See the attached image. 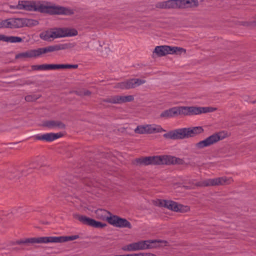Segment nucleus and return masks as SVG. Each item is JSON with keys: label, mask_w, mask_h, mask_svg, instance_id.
Instances as JSON below:
<instances>
[{"label": "nucleus", "mask_w": 256, "mask_h": 256, "mask_svg": "<svg viewBox=\"0 0 256 256\" xmlns=\"http://www.w3.org/2000/svg\"><path fill=\"white\" fill-rule=\"evenodd\" d=\"M74 45L72 43H64L38 48V49L29 50L16 54V58L23 59L36 58L40 56L42 54L71 48H74Z\"/></svg>", "instance_id": "nucleus-1"}, {"label": "nucleus", "mask_w": 256, "mask_h": 256, "mask_svg": "<svg viewBox=\"0 0 256 256\" xmlns=\"http://www.w3.org/2000/svg\"><path fill=\"white\" fill-rule=\"evenodd\" d=\"M79 238L78 235H74L70 236H45L40 238H32L20 240L16 241L14 244L23 245L24 246H28L32 244H46L48 242H62L68 241H72Z\"/></svg>", "instance_id": "nucleus-2"}, {"label": "nucleus", "mask_w": 256, "mask_h": 256, "mask_svg": "<svg viewBox=\"0 0 256 256\" xmlns=\"http://www.w3.org/2000/svg\"><path fill=\"white\" fill-rule=\"evenodd\" d=\"M34 12L46 13L50 14H64L70 16L73 14L74 12L72 9L61 6H48L36 2Z\"/></svg>", "instance_id": "nucleus-3"}, {"label": "nucleus", "mask_w": 256, "mask_h": 256, "mask_svg": "<svg viewBox=\"0 0 256 256\" xmlns=\"http://www.w3.org/2000/svg\"><path fill=\"white\" fill-rule=\"evenodd\" d=\"M166 243V241L162 240H141L136 242H133L126 246L124 250L128 251H136L146 249H152L160 247L162 244Z\"/></svg>", "instance_id": "nucleus-4"}, {"label": "nucleus", "mask_w": 256, "mask_h": 256, "mask_svg": "<svg viewBox=\"0 0 256 256\" xmlns=\"http://www.w3.org/2000/svg\"><path fill=\"white\" fill-rule=\"evenodd\" d=\"M216 108L212 107H197V106H178L177 114L184 116L197 115L201 114L212 112L216 111Z\"/></svg>", "instance_id": "nucleus-5"}, {"label": "nucleus", "mask_w": 256, "mask_h": 256, "mask_svg": "<svg viewBox=\"0 0 256 256\" xmlns=\"http://www.w3.org/2000/svg\"><path fill=\"white\" fill-rule=\"evenodd\" d=\"M224 132H222L214 134L205 140L196 143V147L198 149H201L205 147L209 146L225 138L226 136L224 134Z\"/></svg>", "instance_id": "nucleus-6"}, {"label": "nucleus", "mask_w": 256, "mask_h": 256, "mask_svg": "<svg viewBox=\"0 0 256 256\" xmlns=\"http://www.w3.org/2000/svg\"><path fill=\"white\" fill-rule=\"evenodd\" d=\"M10 28H18L24 26H32L37 25L36 20L26 18H10Z\"/></svg>", "instance_id": "nucleus-7"}, {"label": "nucleus", "mask_w": 256, "mask_h": 256, "mask_svg": "<svg viewBox=\"0 0 256 256\" xmlns=\"http://www.w3.org/2000/svg\"><path fill=\"white\" fill-rule=\"evenodd\" d=\"M230 180L226 177H220L215 178H210L204 181L198 182L196 186H216L226 184L230 183Z\"/></svg>", "instance_id": "nucleus-8"}, {"label": "nucleus", "mask_w": 256, "mask_h": 256, "mask_svg": "<svg viewBox=\"0 0 256 256\" xmlns=\"http://www.w3.org/2000/svg\"><path fill=\"white\" fill-rule=\"evenodd\" d=\"M134 100L132 96H108L106 98H102L100 100V104L103 102H108L112 104H120L126 102H132Z\"/></svg>", "instance_id": "nucleus-9"}, {"label": "nucleus", "mask_w": 256, "mask_h": 256, "mask_svg": "<svg viewBox=\"0 0 256 256\" xmlns=\"http://www.w3.org/2000/svg\"><path fill=\"white\" fill-rule=\"evenodd\" d=\"M154 53H155L158 56H163L168 54H174L176 53V47L166 45L156 46L154 50Z\"/></svg>", "instance_id": "nucleus-10"}, {"label": "nucleus", "mask_w": 256, "mask_h": 256, "mask_svg": "<svg viewBox=\"0 0 256 256\" xmlns=\"http://www.w3.org/2000/svg\"><path fill=\"white\" fill-rule=\"evenodd\" d=\"M158 156L141 157L134 160V164L139 166L157 165L158 164Z\"/></svg>", "instance_id": "nucleus-11"}, {"label": "nucleus", "mask_w": 256, "mask_h": 256, "mask_svg": "<svg viewBox=\"0 0 256 256\" xmlns=\"http://www.w3.org/2000/svg\"><path fill=\"white\" fill-rule=\"evenodd\" d=\"M198 5V0H177V7L180 8H194Z\"/></svg>", "instance_id": "nucleus-12"}, {"label": "nucleus", "mask_w": 256, "mask_h": 256, "mask_svg": "<svg viewBox=\"0 0 256 256\" xmlns=\"http://www.w3.org/2000/svg\"><path fill=\"white\" fill-rule=\"evenodd\" d=\"M40 37L41 39L48 42L52 41L54 38H60L58 29L54 31L48 30L41 32Z\"/></svg>", "instance_id": "nucleus-13"}, {"label": "nucleus", "mask_w": 256, "mask_h": 256, "mask_svg": "<svg viewBox=\"0 0 256 256\" xmlns=\"http://www.w3.org/2000/svg\"><path fill=\"white\" fill-rule=\"evenodd\" d=\"M63 134L60 133H46L40 136L38 135L36 138L38 140H45L46 142H52L58 138H61Z\"/></svg>", "instance_id": "nucleus-14"}, {"label": "nucleus", "mask_w": 256, "mask_h": 256, "mask_svg": "<svg viewBox=\"0 0 256 256\" xmlns=\"http://www.w3.org/2000/svg\"><path fill=\"white\" fill-rule=\"evenodd\" d=\"M43 126L50 129H64L66 125L60 120H47L44 122Z\"/></svg>", "instance_id": "nucleus-15"}, {"label": "nucleus", "mask_w": 256, "mask_h": 256, "mask_svg": "<svg viewBox=\"0 0 256 256\" xmlns=\"http://www.w3.org/2000/svg\"><path fill=\"white\" fill-rule=\"evenodd\" d=\"M160 160H158V164H171L176 162V158L168 155L157 156Z\"/></svg>", "instance_id": "nucleus-16"}, {"label": "nucleus", "mask_w": 256, "mask_h": 256, "mask_svg": "<svg viewBox=\"0 0 256 256\" xmlns=\"http://www.w3.org/2000/svg\"><path fill=\"white\" fill-rule=\"evenodd\" d=\"M60 36L65 37V36H76L78 34V31L74 28H58Z\"/></svg>", "instance_id": "nucleus-17"}, {"label": "nucleus", "mask_w": 256, "mask_h": 256, "mask_svg": "<svg viewBox=\"0 0 256 256\" xmlns=\"http://www.w3.org/2000/svg\"><path fill=\"white\" fill-rule=\"evenodd\" d=\"M73 216L75 218L78 220L82 224L92 226L94 219L90 218L85 216H82L76 214H74Z\"/></svg>", "instance_id": "nucleus-18"}, {"label": "nucleus", "mask_w": 256, "mask_h": 256, "mask_svg": "<svg viewBox=\"0 0 256 256\" xmlns=\"http://www.w3.org/2000/svg\"><path fill=\"white\" fill-rule=\"evenodd\" d=\"M36 2L34 1H20V10H24L28 11H34Z\"/></svg>", "instance_id": "nucleus-19"}, {"label": "nucleus", "mask_w": 256, "mask_h": 256, "mask_svg": "<svg viewBox=\"0 0 256 256\" xmlns=\"http://www.w3.org/2000/svg\"><path fill=\"white\" fill-rule=\"evenodd\" d=\"M176 6V0H168L165 2H158L156 6L160 8H174Z\"/></svg>", "instance_id": "nucleus-20"}, {"label": "nucleus", "mask_w": 256, "mask_h": 256, "mask_svg": "<svg viewBox=\"0 0 256 256\" xmlns=\"http://www.w3.org/2000/svg\"><path fill=\"white\" fill-rule=\"evenodd\" d=\"M128 81L130 89L134 88L146 82V80L139 78H132L128 80Z\"/></svg>", "instance_id": "nucleus-21"}, {"label": "nucleus", "mask_w": 256, "mask_h": 256, "mask_svg": "<svg viewBox=\"0 0 256 256\" xmlns=\"http://www.w3.org/2000/svg\"><path fill=\"white\" fill-rule=\"evenodd\" d=\"M176 114V108L174 107L162 112L160 114V117L168 118L174 116Z\"/></svg>", "instance_id": "nucleus-22"}, {"label": "nucleus", "mask_w": 256, "mask_h": 256, "mask_svg": "<svg viewBox=\"0 0 256 256\" xmlns=\"http://www.w3.org/2000/svg\"><path fill=\"white\" fill-rule=\"evenodd\" d=\"M188 128L177 129V139H184L190 138Z\"/></svg>", "instance_id": "nucleus-23"}, {"label": "nucleus", "mask_w": 256, "mask_h": 256, "mask_svg": "<svg viewBox=\"0 0 256 256\" xmlns=\"http://www.w3.org/2000/svg\"><path fill=\"white\" fill-rule=\"evenodd\" d=\"M189 136L192 137L194 136L201 134L204 132V129L202 126H195L192 128H188Z\"/></svg>", "instance_id": "nucleus-24"}, {"label": "nucleus", "mask_w": 256, "mask_h": 256, "mask_svg": "<svg viewBox=\"0 0 256 256\" xmlns=\"http://www.w3.org/2000/svg\"><path fill=\"white\" fill-rule=\"evenodd\" d=\"M120 219V217L116 215H112L110 216V217L106 218V220L110 224L116 227L118 226Z\"/></svg>", "instance_id": "nucleus-25"}, {"label": "nucleus", "mask_w": 256, "mask_h": 256, "mask_svg": "<svg viewBox=\"0 0 256 256\" xmlns=\"http://www.w3.org/2000/svg\"><path fill=\"white\" fill-rule=\"evenodd\" d=\"M114 88H120L122 90H129L130 89V82L128 80H126L123 82H118L114 86Z\"/></svg>", "instance_id": "nucleus-26"}, {"label": "nucleus", "mask_w": 256, "mask_h": 256, "mask_svg": "<svg viewBox=\"0 0 256 256\" xmlns=\"http://www.w3.org/2000/svg\"><path fill=\"white\" fill-rule=\"evenodd\" d=\"M118 228H132L131 224L126 218H120Z\"/></svg>", "instance_id": "nucleus-27"}, {"label": "nucleus", "mask_w": 256, "mask_h": 256, "mask_svg": "<svg viewBox=\"0 0 256 256\" xmlns=\"http://www.w3.org/2000/svg\"><path fill=\"white\" fill-rule=\"evenodd\" d=\"M190 208L188 206H184L177 203V212L184 213L190 211Z\"/></svg>", "instance_id": "nucleus-28"}, {"label": "nucleus", "mask_w": 256, "mask_h": 256, "mask_svg": "<svg viewBox=\"0 0 256 256\" xmlns=\"http://www.w3.org/2000/svg\"><path fill=\"white\" fill-rule=\"evenodd\" d=\"M22 41V39L18 36H7L6 42L12 43L20 42Z\"/></svg>", "instance_id": "nucleus-29"}, {"label": "nucleus", "mask_w": 256, "mask_h": 256, "mask_svg": "<svg viewBox=\"0 0 256 256\" xmlns=\"http://www.w3.org/2000/svg\"><path fill=\"white\" fill-rule=\"evenodd\" d=\"M165 208L176 212V202L172 200H166Z\"/></svg>", "instance_id": "nucleus-30"}, {"label": "nucleus", "mask_w": 256, "mask_h": 256, "mask_svg": "<svg viewBox=\"0 0 256 256\" xmlns=\"http://www.w3.org/2000/svg\"><path fill=\"white\" fill-rule=\"evenodd\" d=\"M40 97V94L28 95L25 97V100L28 102H32L36 101Z\"/></svg>", "instance_id": "nucleus-31"}, {"label": "nucleus", "mask_w": 256, "mask_h": 256, "mask_svg": "<svg viewBox=\"0 0 256 256\" xmlns=\"http://www.w3.org/2000/svg\"><path fill=\"white\" fill-rule=\"evenodd\" d=\"M164 137L166 139H176V130L170 131L163 135Z\"/></svg>", "instance_id": "nucleus-32"}, {"label": "nucleus", "mask_w": 256, "mask_h": 256, "mask_svg": "<svg viewBox=\"0 0 256 256\" xmlns=\"http://www.w3.org/2000/svg\"><path fill=\"white\" fill-rule=\"evenodd\" d=\"M134 132L136 133L140 134H147L146 125L138 126L135 129Z\"/></svg>", "instance_id": "nucleus-33"}, {"label": "nucleus", "mask_w": 256, "mask_h": 256, "mask_svg": "<svg viewBox=\"0 0 256 256\" xmlns=\"http://www.w3.org/2000/svg\"><path fill=\"white\" fill-rule=\"evenodd\" d=\"M166 200L157 199L154 201V205L160 207H164L166 206Z\"/></svg>", "instance_id": "nucleus-34"}, {"label": "nucleus", "mask_w": 256, "mask_h": 256, "mask_svg": "<svg viewBox=\"0 0 256 256\" xmlns=\"http://www.w3.org/2000/svg\"><path fill=\"white\" fill-rule=\"evenodd\" d=\"M10 18L3 20L0 22V28H10Z\"/></svg>", "instance_id": "nucleus-35"}, {"label": "nucleus", "mask_w": 256, "mask_h": 256, "mask_svg": "<svg viewBox=\"0 0 256 256\" xmlns=\"http://www.w3.org/2000/svg\"><path fill=\"white\" fill-rule=\"evenodd\" d=\"M32 68L34 70H46V64L34 65L32 66Z\"/></svg>", "instance_id": "nucleus-36"}, {"label": "nucleus", "mask_w": 256, "mask_h": 256, "mask_svg": "<svg viewBox=\"0 0 256 256\" xmlns=\"http://www.w3.org/2000/svg\"><path fill=\"white\" fill-rule=\"evenodd\" d=\"M58 69V64H46V70Z\"/></svg>", "instance_id": "nucleus-37"}, {"label": "nucleus", "mask_w": 256, "mask_h": 256, "mask_svg": "<svg viewBox=\"0 0 256 256\" xmlns=\"http://www.w3.org/2000/svg\"><path fill=\"white\" fill-rule=\"evenodd\" d=\"M106 226V224L102 223L100 222L96 221L94 220L93 226L92 227L100 228H104Z\"/></svg>", "instance_id": "nucleus-38"}, {"label": "nucleus", "mask_w": 256, "mask_h": 256, "mask_svg": "<svg viewBox=\"0 0 256 256\" xmlns=\"http://www.w3.org/2000/svg\"><path fill=\"white\" fill-rule=\"evenodd\" d=\"M154 126L148 124L146 125L147 134H152L154 132Z\"/></svg>", "instance_id": "nucleus-39"}, {"label": "nucleus", "mask_w": 256, "mask_h": 256, "mask_svg": "<svg viewBox=\"0 0 256 256\" xmlns=\"http://www.w3.org/2000/svg\"><path fill=\"white\" fill-rule=\"evenodd\" d=\"M22 208L19 206V207H16V208H14L12 209V213L13 214H19V213H22Z\"/></svg>", "instance_id": "nucleus-40"}, {"label": "nucleus", "mask_w": 256, "mask_h": 256, "mask_svg": "<svg viewBox=\"0 0 256 256\" xmlns=\"http://www.w3.org/2000/svg\"><path fill=\"white\" fill-rule=\"evenodd\" d=\"M186 55V50L183 48H182L178 47L177 46V55L182 54Z\"/></svg>", "instance_id": "nucleus-41"}, {"label": "nucleus", "mask_w": 256, "mask_h": 256, "mask_svg": "<svg viewBox=\"0 0 256 256\" xmlns=\"http://www.w3.org/2000/svg\"><path fill=\"white\" fill-rule=\"evenodd\" d=\"M134 256H156V255L150 253H139L134 254Z\"/></svg>", "instance_id": "nucleus-42"}, {"label": "nucleus", "mask_w": 256, "mask_h": 256, "mask_svg": "<svg viewBox=\"0 0 256 256\" xmlns=\"http://www.w3.org/2000/svg\"><path fill=\"white\" fill-rule=\"evenodd\" d=\"M12 172V173H14V174L15 172H16V174H14V176H9V178H10V179H12V178H18L20 176V174L19 172H17V171H16V170H14V172L12 171V172Z\"/></svg>", "instance_id": "nucleus-43"}, {"label": "nucleus", "mask_w": 256, "mask_h": 256, "mask_svg": "<svg viewBox=\"0 0 256 256\" xmlns=\"http://www.w3.org/2000/svg\"><path fill=\"white\" fill-rule=\"evenodd\" d=\"M165 131L166 130L163 129L160 126H154V132H160Z\"/></svg>", "instance_id": "nucleus-44"}, {"label": "nucleus", "mask_w": 256, "mask_h": 256, "mask_svg": "<svg viewBox=\"0 0 256 256\" xmlns=\"http://www.w3.org/2000/svg\"><path fill=\"white\" fill-rule=\"evenodd\" d=\"M78 68V64H66V68Z\"/></svg>", "instance_id": "nucleus-45"}, {"label": "nucleus", "mask_w": 256, "mask_h": 256, "mask_svg": "<svg viewBox=\"0 0 256 256\" xmlns=\"http://www.w3.org/2000/svg\"><path fill=\"white\" fill-rule=\"evenodd\" d=\"M20 1L18 2V4L17 5H16V6H12V5H10V8H11V9H18V10H20V8H20Z\"/></svg>", "instance_id": "nucleus-46"}, {"label": "nucleus", "mask_w": 256, "mask_h": 256, "mask_svg": "<svg viewBox=\"0 0 256 256\" xmlns=\"http://www.w3.org/2000/svg\"><path fill=\"white\" fill-rule=\"evenodd\" d=\"M7 36L4 34H0V40L6 42Z\"/></svg>", "instance_id": "nucleus-47"}, {"label": "nucleus", "mask_w": 256, "mask_h": 256, "mask_svg": "<svg viewBox=\"0 0 256 256\" xmlns=\"http://www.w3.org/2000/svg\"><path fill=\"white\" fill-rule=\"evenodd\" d=\"M184 163V160L177 158V164H183Z\"/></svg>", "instance_id": "nucleus-48"}, {"label": "nucleus", "mask_w": 256, "mask_h": 256, "mask_svg": "<svg viewBox=\"0 0 256 256\" xmlns=\"http://www.w3.org/2000/svg\"><path fill=\"white\" fill-rule=\"evenodd\" d=\"M58 69L66 68V64H58Z\"/></svg>", "instance_id": "nucleus-49"}, {"label": "nucleus", "mask_w": 256, "mask_h": 256, "mask_svg": "<svg viewBox=\"0 0 256 256\" xmlns=\"http://www.w3.org/2000/svg\"><path fill=\"white\" fill-rule=\"evenodd\" d=\"M184 187V188H185L186 189H190L191 188V187L190 186H184L183 185L182 186H181V185H179L178 183H177V188L178 187Z\"/></svg>", "instance_id": "nucleus-50"}, {"label": "nucleus", "mask_w": 256, "mask_h": 256, "mask_svg": "<svg viewBox=\"0 0 256 256\" xmlns=\"http://www.w3.org/2000/svg\"><path fill=\"white\" fill-rule=\"evenodd\" d=\"M91 94V92L89 90H85L84 92V96H89Z\"/></svg>", "instance_id": "nucleus-51"}, {"label": "nucleus", "mask_w": 256, "mask_h": 256, "mask_svg": "<svg viewBox=\"0 0 256 256\" xmlns=\"http://www.w3.org/2000/svg\"><path fill=\"white\" fill-rule=\"evenodd\" d=\"M114 256H134V254H124V255H115Z\"/></svg>", "instance_id": "nucleus-52"}, {"label": "nucleus", "mask_w": 256, "mask_h": 256, "mask_svg": "<svg viewBox=\"0 0 256 256\" xmlns=\"http://www.w3.org/2000/svg\"><path fill=\"white\" fill-rule=\"evenodd\" d=\"M100 212H102V214L108 213V214H110V212H108V211H106V210H100Z\"/></svg>", "instance_id": "nucleus-53"}, {"label": "nucleus", "mask_w": 256, "mask_h": 256, "mask_svg": "<svg viewBox=\"0 0 256 256\" xmlns=\"http://www.w3.org/2000/svg\"><path fill=\"white\" fill-rule=\"evenodd\" d=\"M14 249V250H24V248L23 247V246H22V247L18 248H15Z\"/></svg>", "instance_id": "nucleus-54"}, {"label": "nucleus", "mask_w": 256, "mask_h": 256, "mask_svg": "<svg viewBox=\"0 0 256 256\" xmlns=\"http://www.w3.org/2000/svg\"><path fill=\"white\" fill-rule=\"evenodd\" d=\"M76 180H74L72 182V184H74L77 182V180H78V178H75Z\"/></svg>", "instance_id": "nucleus-55"}, {"label": "nucleus", "mask_w": 256, "mask_h": 256, "mask_svg": "<svg viewBox=\"0 0 256 256\" xmlns=\"http://www.w3.org/2000/svg\"><path fill=\"white\" fill-rule=\"evenodd\" d=\"M252 103H254V104L256 103V100H255L253 101Z\"/></svg>", "instance_id": "nucleus-56"}, {"label": "nucleus", "mask_w": 256, "mask_h": 256, "mask_svg": "<svg viewBox=\"0 0 256 256\" xmlns=\"http://www.w3.org/2000/svg\"><path fill=\"white\" fill-rule=\"evenodd\" d=\"M49 174V172H48L46 173V174Z\"/></svg>", "instance_id": "nucleus-57"}]
</instances>
